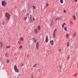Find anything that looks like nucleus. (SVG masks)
Masks as SVG:
<instances>
[{
	"instance_id": "f257e3e1",
	"label": "nucleus",
	"mask_w": 78,
	"mask_h": 78,
	"mask_svg": "<svg viewBox=\"0 0 78 78\" xmlns=\"http://www.w3.org/2000/svg\"><path fill=\"white\" fill-rule=\"evenodd\" d=\"M5 17H6V19L7 20H9L11 18V15L8 13H6L5 15Z\"/></svg>"
},
{
	"instance_id": "f03ea898",
	"label": "nucleus",
	"mask_w": 78,
	"mask_h": 78,
	"mask_svg": "<svg viewBox=\"0 0 78 78\" xmlns=\"http://www.w3.org/2000/svg\"><path fill=\"white\" fill-rule=\"evenodd\" d=\"M14 69L16 72H17V73H19V69H17V66H16V65L14 66Z\"/></svg>"
},
{
	"instance_id": "7ed1b4c3",
	"label": "nucleus",
	"mask_w": 78,
	"mask_h": 78,
	"mask_svg": "<svg viewBox=\"0 0 78 78\" xmlns=\"http://www.w3.org/2000/svg\"><path fill=\"white\" fill-rule=\"evenodd\" d=\"M2 3L3 6H6V2L4 1H2Z\"/></svg>"
},
{
	"instance_id": "20e7f679",
	"label": "nucleus",
	"mask_w": 78,
	"mask_h": 78,
	"mask_svg": "<svg viewBox=\"0 0 78 78\" xmlns=\"http://www.w3.org/2000/svg\"><path fill=\"white\" fill-rule=\"evenodd\" d=\"M57 30L56 29H55V30L53 32V36H54V37L55 38V37H56L55 36V33H56V31Z\"/></svg>"
},
{
	"instance_id": "39448f33",
	"label": "nucleus",
	"mask_w": 78,
	"mask_h": 78,
	"mask_svg": "<svg viewBox=\"0 0 78 78\" xmlns=\"http://www.w3.org/2000/svg\"><path fill=\"white\" fill-rule=\"evenodd\" d=\"M36 46L37 50H39V42H37Z\"/></svg>"
},
{
	"instance_id": "423d86ee",
	"label": "nucleus",
	"mask_w": 78,
	"mask_h": 78,
	"mask_svg": "<svg viewBox=\"0 0 78 78\" xmlns=\"http://www.w3.org/2000/svg\"><path fill=\"white\" fill-rule=\"evenodd\" d=\"M53 42H54V41H53V40H51L50 41V43L51 44V45L52 46H53V45H54V43Z\"/></svg>"
},
{
	"instance_id": "0eeeda50",
	"label": "nucleus",
	"mask_w": 78,
	"mask_h": 78,
	"mask_svg": "<svg viewBox=\"0 0 78 78\" xmlns=\"http://www.w3.org/2000/svg\"><path fill=\"white\" fill-rule=\"evenodd\" d=\"M51 22V26H52L53 25V23H54L53 22V20H51L50 21Z\"/></svg>"
},
{
	"instance_id": "6e6552de",
	"label": "nucleus",
	"mask_w": 78,
	"mask_h": 78,
	"mask_svg": "<svg viewBox=\"0 0 78 78\" xmlns=\"http://www.w3.org/2000/svg\"><path fill=\"white\" fill-rule=\"evenodd\" d=\"M48 37H46L45 38V41L46 42H48Z\"/></svg>"
},
{
	"instance_id": "1a4fd4ad",
	"label": "nucleus",
	"mask_w": 78,
	"mask_h": 78,
	"mask_svg": "<svg viewBox=\"0 0 78 78\" xmlns=\"http://www.w3.org/2000/svg\"><path fill=\"white\" fill-rule=\"evenodd\" d=\"M57 20H61V18L59 17L55 19V21H57Z\"/></svg>"
},
{
	"instance_id": "9d476101",
	"label": "nucleus",
	"mask_w": 78,
	"mask_h": 78,
	"mask_svg": "<svg viewBox=\"0 0 78 78\" xmlns=\"http://www.w3.org/2000/svg\"><path fill=\"white\" fill-rule=\"evenodd\" d=\"M34 33L35 34H37V29H35L34 30Z\"/></svg>"
},
{
	"instance_id": "9b49d317",
	"label": "nucleus",
	"mask_w": 78,
	"mask_h": 78,
	"mask_svg": "<svg viewBox=\"0 0 78 78\" xmlns=\"http://www.w3.org/2000/svg\"><path fill=\"white\" fill-rule=\"evenodd\" d=\"M11 48V46H6V49H8V48Z\"/></svg>"
},
{
	"instance_id": "f8f14e48",
	"label": "nucleus",
	"mask_w": 78,
	"mask_h": 78,
	"mask_svg": "<svg viewBox=\"0 0 78 78\" xmlns=\"http://www.w3.org/2000/svg\"><path fill=\"white\" fill-rule=\"evenodd\" d=\"M0 45L1 47H2V46H3V43H2V42H0Z\"/></svg>"
},
{
	"instance_id": "ddd939ff",
	"label": "nucleus",
	"mask_w": 78,
	"mask_h": 78,
	"mask_svg": "<svg viewBox=\"0 0 78 78\" xmlns=\"http://www.w3.org/2000/svg\"><path fill=\"white\" fill-rule=\"evenodd\" d=\"M37 28H38V30H41V27L39 26H38Z\"/></svg>"
},
{
	"instance_id": "4468645a",
	"label": "nucleus",
	"mask_w": 78,
	"mask_h": 78,
	"mask_svg": "<svg viewBox=\"0 0 78 78\" xmlns=\"http://www.w3.org/2000/svg\"><path fill=\"white\" fill-rule=\"evenodd\" d=\"M5 56H6V57H8V53H6L5 54Z\"/></svg>"
},
{
	"instance_id": "2eb2a0df",
	"label": "nucleus",
	"mask_w": 78,
	"mask_h": 78,
	"mask_svg": "<svg viewBox=\"0 0 78 78\" xmlns=\"http://www.w3.org/2000/svg\"><path fill=\"white\" fill-rule=\"evenodd\" d=\"M37 66V64H35L34 66H33V67H36Z\"/></svg>"
},
{
	"instance_id": "dca6fc26",
	"label": "nucleus",
	"mask_w": 78,
	"mask_h": 78,
	"mask_svg": "<svg viewBox=\"0 0 78 78\" xmlns=\"http://www.w3.org/2000/svg\"><path fill=\"white\" fill-rule=\"evenodd\" d=\"M20 41H23L24 40V39L23 38V37H21L20 38Z\"/></svg>"
},
{
	"instance_id": "f3484780",
	"label": "nucleus",
	"mask_w": 78,
	"mask_h": 78,
	"mask_svg": "<svg viewBox=\"0 0 78 78\" xmlns=\"http://www.w3.org/2000/svg\"><path fill=\"white\" fill-rule=\"evenodd\" d=\"M46 6L47 8H48V3H46Z\"/></svg>"
},
{
	"instance_id": "a211bd4d",
	"label": "nucleus",
	"mask_w": 78,
	"mask_h": 78,
	"mask_svg": "<svg viewBox=\"0 0 78 78\" xmlns=\"http://www.w3.org/2000/svg\"><path fill=\"white\" fill-rule=\"evenodd\" d=\"M60 2L61 3H63V0H60Z\"/></svg>"
},
{
	"instance_id": "6ab92c4d",
	"label": "nucleus",
	"mask_w": 78,
	"mask_h": 78,
	"mask_svg": "<svg viewBox=\"0 0 78 78\" xmlns=\"http://www.w3.org/2000/svg\"><path fill=\"white\" fill-rule=\"evenodd\" d=\"M69 34H67L66 35V37H69Z\"/></svg>"
},
{
	"instance_id": "aec40b11",
	"label": "nucleus",
	"mask_w": 78,
	"mask_h": 78,
	"mask_svg": "<svg viewBox=\"0 0 78 78\" xmlns=\"http://www.w3.org/2000/svg\"><path fill=\"white\" fill-rule=\"evenodd\" d=\"M64 30H65V31H66L67 30V27H65L64 28Z\"/></svg>"
},
{
	"instance_id": "412c9836",
	"label": "nucleus",
	"mask_w": 78,
	"mask_h": 78,
	"mask_svg": "<svg viewBox=\"0 0 78 78\" xmlns=\"http://www.w3.org/2000/svg\"><path fill=\"white\" fill-rule=\"evenodd\" d=\"M69 43L68 42L67 43V46L68 47H69Z\"/></svg>"
},
{
	"instance_id": "4be33fe9",
	"label": "nucleus",
	"mask_w": 78,
	"mask_h": 78,
	"mask_svg": "<svg viewBox=\"0 0 78 78\" xmlns=\"http://www.w3.org/2000/svg\"><path fill=\"white\" fill-rule=\"evenodd\" d=\"M73 18H74V20H75V16L74 15H73Z\"/></svg>"
},
{
	"instance_id": "5701e85b",
	"label": "nucleus",
	"mask_w": 78,
	"mask_h": 78,
	"mask_svg": "<svg viewBox=\"0 0 78 78\" xmlns=\"http://www.w3.org/2000/svg\"><path fill=\"white\" fill-rule=\"evenodd\" d=\"M66 24V23H64L62 25V28H64V25Z\"/></svg>"
},
{
	"instance_id": "b1692460",
	"label": "nucleus",
	"mask_w": 78,
	"mask_h": 78,
	"mask_svg": "<svg viewBox=\"0 0 78 78\" xmlns=\"http://www.w3.org/2000/svg\"><path fill=\"white\" fill-rule=\"evenodd\" d=\"M75 34H76L75 33H74L73 34V37H75Z\"/></svg>"
},
{
	"instance_id": "393cba45",
	"label": "nucleus",
	"mask_w": 78,
	"mask_h": 78,
	"mask_svg": "<svg viewBox=\"0 0 78 78\" xmlns=\"http://www.w3.org/2000/svg\"><path fill=\"white\" fill-rule=\"evenodd\" d=\"M69 56H68L67 57V60H68V61H69Z\"/></svg>"
},
{
	"instance_id": "a878e982",
	"label": "nucleus",
	"mask_w": 78,
	"mask_h": 78,
	"mask_svg": "<svg viewBox=\"0 0 78 78\" xmlns=\"http://www.w3.org/2000/svg\"><path fill=\"white\" fill-rule=\"evenodd\" d=\"M32 39L34 41L35 39H36V38L35 37H33Z\"/></svg>"
},
{
	"instance_id": "bb28decb",
	"label": "nucleus",
	"mask_w": 78,
	"mask_h": 78,
	"mask_svg": "<svg viewBox=\"0 0 78 78\" xmlns=\"http://www.w3.org/2000/svg\"><path fill=\"white\" fill-rule=\"evenodd\" d=\"M30 19H32V15H30Z\"/></svg>"
},
{
	"instance_id": "cd10ccee",
	"label": "nucleus",
	"mask_w": 78,
	"mask_h": 78,
	"mask_svg": "<svg viewBox=\"0 0 78 78\" xmlns=\"http://www.w3.org/2000/svg\"><path fill=\"white\" fill-rule=\"evenodd\" d=\"M33 8L34 9H36V7L34 6H33Z\"/></svg>"
},
{
	"instance_id": "c85d7f7f",
	"label": "nucleus",
	"mask_w": 78,
	"mask_h": 78,
	"mask_svg": "<svg viewBox=\"0 0 78 78\" xmlns=\"http://www.w3.org/2000/svg\"><path fill=\"white\" fill-rule=\"evenodd\" d=\"M30 23H31V22H32V18L30 19Z\"/></svg>"
},
{
	"instance_id": "c756f323",
	"label": "nucleus",
	"mask_w": 78,
	"mask_h": 78,
	"mask_svg": "<svg viewBox=\"0 0 78 78\" xmlns=\"http://www.w3.org/2000/svg\"><path fill=\"white\" fill-rule=\"evenodd\" d=\"M22 48V46L20 45V49Z\"/></svg>"
},
{
	"instance_id": "7c9ffc66",
	"label": "nucleus",
	"mask_w": 78,
	"mask_h": 78,
	"mask_svg": "<svg viewBox=\"0 0 78 78\" xmlns=\"http://www.w3.org/2000/svg\"><path fill=\"white\" fill-rule=\"evenodd\" d=\"M34 43H36V39H35L34 40Z\"/></svg>"
},
{
	"instance_id": "2f4dec72",
	"label": "nucleus",
	"mask_w": 78,
	"mask_h": 78,
	"mask_svg": "<svg viewBox=\"0 0 78 78\" xmlns=\"http://www.w3.org/2000/svg\"><path fill=\"white\" fill-rule=\"evenodd\" d=\"M59 68H60V70H61V68H62V66H59Z\"/></svg>"
},
{
	"instance_id": "473e14b6",
	"label": "nucleus",
	"mask_w": 78,
	"mask_h": 78,
	"mask_svg": "<svg viewBox=\"0 0 78 78\" xmlns=\"http://www.w3.org/2000/svg\"><path fill=\"white\" fill-rule=\"evenodd\" d=\"M27 19V17H24V20H26Z\"/></svg>"
},
{
	"instance_id": "72a5a7b5",
	"label": "nucleus",
	"mask_w": 78,
	"mask_h": 78,
	"mask_svg": "<svg viewBox=\"0 0 78 78\" xmlns=\"http://www.w3.org/2000/svg\"><path fill=\"white\" fill-rule=\"evenodd\" d=\"M33 21H35V19H34V18H33Z\"/></svg>"
},
{
	"instance_id": "f704fd0d",
	"label": "nucleus",
	"mask_w": 78,
	"mask_h": 78,
	"mask_svg": "<svg viewBox=\"0 0 78 78\" xmlns=\"http://www.w3.org/2000/svg\"><path fill=\"white\" fill-rule=\"evenodd\" d=\"M64 12L65 13L66 12V10H65V9L64 10Z\"/></svg>"
},
{
	"instance_id": "c9c22d12",
	"label": "nucleus",
	"mask_w": 78,
	"mask_h": 78,
	"mask_svg": "<svg viewBox=\"0 0 78 78\" xmlns=\"http://www.w3.org/2000/svg\"><path fill=\"white\" fill-rule=\"evenodd\" d=\"M61 49H59V52H61Z\"/></svg>"
},
{
	"instance_id": "e433bc0d",
	"label": "nucleus",
	"mask_w": 78,
	"mask_h": 78,
	"mask_svg": "<svg viewBox=\"0 0 78 78\" xmlns=\"http://www.w3.org/2000/svg\"><path fill=\"white\" fill-rule=\"evenodd\" d=\"M21 66H23V63H22L21 64Z\"/></svg>"
},
{
	"instance_id": "4c0bfd02",
	"label": "nucleus",
	"mask_w": 78,
	"mask_h": 78,
	"mask_svg": "<svg viewBox=\"0 0 78 78\" xmlns=\"http://www.w3.org/2000/svg\"><path fill=\"white\" fill-rule=\"evenodd\" d=\"M4 22H3L2 23V24L3 25H4Z\"/></svg>"
},
{
	"instance_id": "58836bf2",
	"label": "nucleus",
	"mask_w": 78,
	"mask_h": 78,
	"mask_svg": "<svg viewBox=\"0 0 78 78\" xmlns=\"http://www.w3.org/2000/svg\"><path fill=\"white\" fill-rule=\"evenodd\" d=\"M7 62H9V60H7Z\"/></svg>"
},
{
	"instance_id": "ea45409f",
	"label": "nucleus",
	"mask_w": 78,
	"mask_h": 78,
	"mask_svg": "<svg viewBox=\"0 0 78 78\" xmlns=\"http://www.w3.org/2000/svg\"><path fill=\"white\" fill-rule=\"evenodd\" d=\"M77 14H78V12H76V15H77Z\"/></svg>"
},
{
	"instance_id": "a19ab883",
	"label": "nucleus",
	"mask_w": 78,
	"mask_h": 78,
	"mask_svg": "<svg viewBox=\"0 0 78 78\" xmlns=\"http://www.w3.org/2000/svg\"><path fill=\"white\" fill-rule=\"evenodd\" d=\"M0 60L1 61H2V58H0Z\"/></svg>"
},
{
	"instance_id": "79ce46f5",
	"label": "nucleus",
	"mask_w": 78,
	"mask_h": 78,
	"mask_svg": "<svg viewBox=\"0 0 78 78\" xmlns=\"http://www.w3.org/2000/svg\"><path fill=\"white\" fill-rule=\"evenodd\" d=\"M75 2H77V0H75Z\"/></svg>"
},
{
	"instance_id": "37998d69",
	"label": "nucleus",
	"mask_w": 78,
	"mask_h": 78,
	"mask_svg": "<svg viewBox=\"0 0 78 78\" xmlns=\"http://www.w3.org/2000/svg\"><path fill=\"white\" fill-rule=\"evenodd\" d=\"M60 73H61V69H60Z\"/></svg>"
},
{
	"instance_id": "c03bdc74",
	"label": "nucleus",
	"mask_w": 78,
	"mask_h": 78,
	"mask_svg": "<svg viewBox=\"0 0 78 78\" xmlns=\"http://www.w3.org/2000/svg\"><path fill=\"white\" fill-rule=\"evenodd\" d=\"M28 15H29V14H27L26 15L27 16H28Z\"/></svg>"
},
{
	"instance_id": "a18cd8bd",
	"label": "nucleus",
	"mask_w": 78,
	"mask_h": 78,
	"mask_svg": "<svg viewBox=\"0 0 78 78\" xmlns=\"http://www.w3.org/2000/svg\"><path fill=\"white\" fill-rule=\"evenodd\" d=\"M16 55V54H15V55Z\"/></svg>"
}]
</instances>
